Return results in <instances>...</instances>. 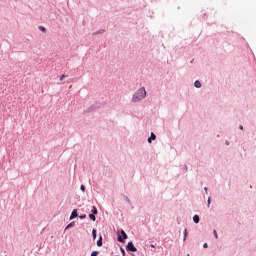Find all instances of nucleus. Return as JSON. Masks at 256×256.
<instances>
[{"instance_id":"nucleus-12","label":"nucleus","mask_w":256,"mask_h":256,"mask_svg":"<svg viewBox=\"0 0 256 256\" xmlns=\"http://www.w3.org/2000/svg\"><path fill=\"white\" fill-rule=\"evenodd\" d=\"M93 215H97V207L93 206V209L91 211Z\"/></svg>"},{"instance_id":"nucleus-24","label":"nucleus","mask_w":256,"mask_h":256,"mask_svg":"<svg viewBox=\"0 0 256 256\" xmlns=\"http://www.w3.org/2000/svg\"><path fill=\"white\" fill-rule=\"evenodd\" d=\"M205 193H207V187L204 188Z\"/></svg>"},{"instance_id":"nucleus-3","label":"nucleus","mask_w":256,"mask_h":256,"mask_svg":"<svg viewBox=\"0 0 256 256\" xmlns=\"http://www.w3.org/2000/svg\"><path fill=\"white\" fill-rule=\"evenodd\" d=\"M127 249H128V251H132V252L137 251V247H135V245L133 244V242H128V244H127Z\"/></svg>"},{"instance_id":"nucleus-26","label":"nucleus","mask_w":256,"mask_h":256,"mask_svg":"<svg viewBox=\"0 0 256 256\" xmlns=\"http://www.w3.org/2000/svg\"><path fill=\"white\" fill-rule=\"evenodd\" d=\"M240 129H242V130H243V126H240Z\"/></svg>"},{"instance_id":"nucleus-9","label":"nucleus","mask_w":256,"mask_h":256,"mask_svg":"<svg viewBox=\"0 0 256 256\" xmlns=\"http://www.w3.org/2000/svg\"><path fill=\"white\" fill-rule=\"evenodd\" d=\"M92 237L94 240L97 239V230L96 229L92 230Z\"/></svg>"},{"instance_id":"nucleus-16","label":"nucleus","mask_w":256,"mask_h":256,"mask_svg":"<svg viewBox=\"0 0 256 256\" xmlns=\"http://www.w3.org/2000/svg\"><path fill=\"white\" fill-rule=\"evenodd\" d=\"M207 203H208V207H211V197L208 198Z\"/></svg>"},{"instance_id":"nucleus-1","label":"nucleus","mask_w":256,"mask_h":256,"mask_svg":"<svg viewBox=\"0 0 256 256\" xmlns=\"http://www.w3.org/2000/svg\"><path fill=\"white\" fill-rule=\"evenodd\" d=\"M144 99H147V89L142 86L132 94L131 103H141Z\"/></svg>"},{"instance_id":"nucleus-25","label":"nucleus","mask_w":256,"mask_h":256,"mask_svg":"<svg viewBox=\"0 0 256 256\" xmlns=\"http://www.w3.org/2000/svg\"><path fill=\"white\" fill-rule=\"evenodd\" d=\"M150 247L155 248V245L151 244Z\"/></svg>"},{"instance_id":"nucleus-20","label":"nucleus","mask_w":256,"mask_h":256,"mask_svg":"<svg viewBox=\"0 0 256 256\" xmlns=\"http://www.w3.org/2000/svg\"><path fill=\"white\" fill-rule=\"evenodd\" d=\"M97 254H98L97 251H93V252L91 253V256H97Z\"/></svg>"},{"instance_id":"nucleus-6","label":"nucleus","mask_w":256,"mask_h":256,"mask_svg":"<svg viewBox=\"0 0 256 256\" xmlns=\"http://www.w3.org/2000/svg\"><path fill=\"white\" fill-rule=\"evenodd\" d=\"M97 246L102 247L103 246V236H100L99 239L97 240Z\"/></svg>"},{"instance_id":"nucleus-22","label":"nucleus","mask_w":256,"mask_h":256,"mask_svg":"<svg viewBox=\"0 0 256 256\" xmlns=\"http://www.w3.org/2000/svg\"><path fill=\"white\" fill-rule=\"evenodd\" d=\"M87 218V215H82V216H80V219H86Z\"/></svg>"},{"instance_id":"nucleus-4","label":"nucleus","mask_w":256,"mask_h":256,"mask_svg":"<svg viewBox=\"0 0 256 256\" xmlns=\"http://www.w3.org/2000/svg\"><path fill=\"white\" fill-rule=\"evenodd\" d=\"M157 139V135L155 133L151 132L150 137L148 138V143H153Z\"/></svg>"},{"instance_id":"nucleus-14","label":"nucleus","mask_w":256,"mask_h":256,"mask_svg":"<svg viewBox=\"0 0 256 256\" xmlns=\"http://www.w3.org/2000/svg\"><path fill=\"white\" fill-rule=\"evenodd\" d=\"M73 225H75V222H71L70 224H68L66 226V229H71V227H73Z\"/></svg>"},{"instance_id":"nucleus-13","label":"nucleus","mask_w":256,"mask_h":256,"mask_svg":"<svg viewBox=\"0 0 256 256\" xmlns=\"http://www.w3.org/2000/svg\"><path fill=\"white\" fill-rule=\"evenodd\" d=\"M183 241H187V228L184 229V238Z\"/></svg>"},{"instance_id":"nucleus-11","label":"nucleus","mask_w":256,"mask_h":256,"mask_svg":"<svg viewBox=\"0 0 256 256\" xmlns=\"http://www.w3.org/2000/svg\"><path fill=\"white\" fill-rule=\"evenodd\" d=\"M89 217L92 221H97V217H95V214H89Z\"/></svg>"},{"instance_id":"nucleus-19","label":"nucleus","mask_w":256,"mask_h":256,"mask_svg":"<svg viewBox=\"0 0 256 256\" xmlns=\"http://www.w3.org/2000/svg\"><path fill=\"white\" fill-rule=\"evenodd\" d=\"M65 77H67V76H65V74L61 75L60 76V81H63V79H65Z\"/></svg>"},{"instance_id":"nucleus-21","label":"nucleus","mask_w":256,"mask_h":256,"mask_svg":"<svg viewBox=\"0 0 256 256\" xmlns=\"http://www.w3.org/2000/svg\"><path fill=\"white\" fill-rule=\"evenodd\" d=\"M120 251H121L122 255H125V249L120 248Z\"/></svg>"},{"instance_id":"nucleus-7","label":"nucleus","mask_w":256,"mask_h":256,"mask_svg":"<svg viewBox=\"0 0 256 256\" xmlns=\"http://www.w3.org/2000/svg\"><path fill=\"white\" fill-rule=\"evenodd\" d=\"M194 87H196V89H201V81L196 80V81L194 82Z\"/></svg>"},{"instance_id":"nucleus-5","label":"nucleus","mask_w":256,"mask_h":256,"mask_svg":"<svg viewBox=\"0 0 256 256\" xmlns=\"http://www.w3.org/2000/svg\"><path fill=\"white\" fill-rule=\"evenodd\" d=\"M78 217L77 209H74L70 215V221H73V219H76Z\"/></svg>"},{"instance_id":"nucleus-15","label":"nucleus","mask_w":256,"mask_h":256,"mask_svg":"<svg viewBox=\"0 0 256 256\" xmlns=\"http://www.w3.org/2000/svg\"><path fill=\"white\" fill-rule=\"evenodd\" d=\"M213 234H214L215 239H219V235L217 234V230H214Z\"/></svg>"},{"instance_id":"nucleus-10","label":"nucleus","mask_w":256,"mask_h":256,"mask_svg":"<svg viewBox=\"0 0 256 256\" xmlns=\"http://www.w3.org/2000/svg\"><path fill=\"white\" fill-rule=\"evenodd\" d=\"M39 31H41L42 33H47V29L43 26H39Z\"/></svg>"},{"instance_id":"nucleus-18","label":"nucleus","mask_w":256,"mask_h":256,"mask_svg":"<svg viewBox=\"0 0 256 256\" xmlns=\"http://www.w3.org/2000/svg\"><path fill=\"white\" fill-rule=\"evenodd\" d=\"M101 33H105V30H100V31L96 32V35H99Z\"/></svg>"},{"instance_id":"nucleus-17","label":"nucleus","mask_w":256,"mask_h":256,"mask_svg":"<svg viewBox=\"0 0 256 256\" xmlns=\"http://www.w3.org/2000/svg\"><path fill=\"white\" fill-rule=\"evenodd\" d=\"M80 189H81V191H83V193H85V185H81Z\"/></svg>"},{"instance_id":"nucleus-2","label":"nucleus","mask_w":256,"mask_h":256,"mask_svg":"<svg viewBox=\"0 0 256 256\" xmlns=\"http://www.w3.org/2000/svg\"><path fill=\"white\" fill-rule=\"evenodd\" d=\"M123 239H127V233L124 230H121V236H118L119 243H123Z\"/></svg>"},{"instance_id":"nucleus-8","label":"nucleus","mask_w":256,"mask_h":256,"mask_svg":"<svg viewBox=\"0 0 256 256\" xmlns=\"http://www.w3.org/2000/svg\"><path fill=\"white\" fill-rule=\"evenodd\" d=\"M193 221H194V223H196V224L199 223V221H201V219L199 218V215H197V214L194 215V216H193Z\"/></svg>"},{"instance_id":"nucleus-23","label":"nucleus","mask_w":256,"mask_h":256,"mask_svg":"<svg viewBox=\"0 0 256 256\" xmlns=\"http://www.w3.org/2000/svg\"><path fill=\"white\" fill-rule=\"evenodd\" d=\"M203 247H204V249H207V247H209V245L207 243H204Z\"/></svg>"}]
</instances>
